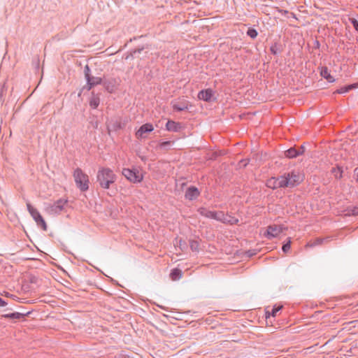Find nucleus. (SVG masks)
Returning a JSON list of instances; mask_svg holds the SVG:
<instances>
[{
  "label": "nucleus",
  "instance_id": "f03ea898",
  "mask_svg": "<svg viewBox=\"0 0 358 358\" xmlns=\"http://www.w3.org/2000/svg\"><path fill=\"white\" fill-rule=\"evenodd\" d=\"M73 178L77 187L81 192H85L89 189V177L80 168L74 170Z\"/></svg>",
  "mask_w": 358,
  "mask_h": 358
},
{
  "label": "nucleus",
  "instance_id": "ddd939ff",
  "mask_svg": "<svg viewBox=\"0 0 358 358\" xmlns=\"http://www.w3.org/2000/svg\"><path fill=\"white\" fill-rule=\"evenodd\" d=\"M182 125L180 122H176L173 120H169L166 124V130L169 131H179L182 129Z\"/></svg>",
  "mask_w": 358,
  "mask_h": 358
},
{
  "label": "nucleus",
  "instance_id": "412c9836",
  "mask_svg": "<svg viewBox=\"0 0 358 358\" xmlns=\"http://www.w3.org/2000/svg\"><path fill=\"white\" fill-rule=\"evenodd\" d=\"M199 213L206 217L213 219L215 211H211L206 208H200L198 209Z\"/></svg>",
  "mask_w": 358,
  "mask_h": 358
},
{
  "label": "nucleus",
  "instance_id": "4468645a",
  "mask_svg": "<svg viewBox=\"0 0 358 358\" xmlns=\"http://www.w3.org/2000/svg\"><path fill=\"white\" fill-rule=\"evenodd\" d=\"M213 95V90L211 89H206L201 90L198 94V98L201 100L209 101Z\"/></svg>",
  "mask_w": 358,
  "mask_h": 358
},
{
  "label": "nucleus",
  "instance_id": "423d86ee",
  "mask_svg": "<svg viewBox=\"0 0 358 358\" xmlns=\"http://www.w3.org/2000/svg\"><path fill=\"white\" fill-rule=\"evenodd\" d=\"M282 176L283 177L284 180H285V182H287V183H286L287 185H285V187H292L299 184L301 180V176L299 173L295 171L285 173Z\"/></svg>",
  "mask_w": 358,
  "mask_h": 358
},
{
  "label": "nucleus",
  "instance_id": "393cba45",
  "mask_svg": "<svg viewBox=\"0 0 358 358\" xmlns=\"http://www.w3.org/2000/svg\"><path fill=\"white\" fill-rule=\"evenodd\" d=\"M238 223V219L227 214L224 224H229L233 225V224H236Z\"/></svg>",
  "mask_w": 358,
  "mask_h": 358
},
{
  "label": "nucleus",
  "instance_id": "c85d7f7f",
  "mask_svg": "<svg viewBox=\"0 0 358 358\" xmlns=\"http://www.w3.org/2000/svg\"><path fill=\"white\" fill-rule=\"evenodd\" d=\"M247 35L251 38L255 39L257 36L258 33L255 29L249 28L247 31Z\"/></svg>",
  "mask_w": 358,
  "mask_h": 358
},
{
  "label": "nucleus",
  "instance_id": "f8f14e48",
  "mask_svg": "<svg viewBox=\"0 0 358 358\" xmlns=\"http://www.w3.org/2000/svg\"><path fill=\"white\" fill-rule=\"evenodd\" d=\"M199 191L194 186L189 187L185 192V198L188 200H194L199 196Z\"/></svg>",
  "mask_w": 358,
  "mask_h": 358
},
{
  "label": "nucleus",
  "instance_id": "a211bd4d",
  "mask_svg": "<svg viewBox=\"0 0 358 358\" xmlns=\"http://www.w3.org/2000/svg\"><path fill=\"white\" fill-rule=\"evenodd\" d=\"M357 84H351L342 87L334 92V94H344L348 92L350 90L357 88Z\"/></svg>",
  "mask_w": 358,
  "mask_h": 358
},
{
  "label": "nucleus",
  "instance_id": "0eeeda50",
  "mask_svg": "<svg viewBox=\"0 0 358 358\" xmlns=\"http://www.w3.org/2000/svg\"><path fill=\"white\" fill-rule=\"evenodd\" d=\"M153 129L152 124L149 123L144 124L136 131V137L138 139L145 138Z\"/></svg>",
  "mask_w": 358,
  "mask_h": 358
},
{
  "label": "nucleus",
  "instance_id": "a878e982",
  "mask_svg": "<svg viewBox=\"0 0 358 358\" xmlns=\"http://www.w3.org/2000/svg\"><path fill=\"white\" fill-rule=\"evenodd\" d=\"M346 215H358V206L349 207L346 210Z\"/></svg>",
  "mask_w": 358,
  "mask_h": 358
},
{
  "label": "nucleus",
  "instance_id": "9d476101",
  "mask_svg": "<svg viewBox=\"0 0 358 358\" xmlns=\"http://www.w3.org/2000/svg\"><path fill=\"white\" fill-rule=\"evenodd\" d=\"M305 151L303 145L300 146L298 149L291 148L285 152V155L288 158H294L302 155Z\"/></svg>",
  "mask_w": 358,
  "mask_h": 358
},
{
  "label": "nucleus",
  "instance_id": "6ab92c4d",
  "mask_svg": "<svg viewBox=\"0 0 358 358\" xmlns=\"http://www.w3.org/2000/svg\"><path fill=\"white\" fill-rule=\"evenodd\" d=\"M328 238H317L314 240H311L309 242H308V243L306 244V247L313 248L316 245H322L323 243V242L327 241L328 240Z\"/></svg>",
  "mask_w": 358,
  "mask_h": 358
},
{
  "label": "nucleus",
  "instance_id": "4c0bfd02",
  "mask_svg": "<svg viewBox=\"0 0 358 358\" xmlns=\"http://www.w3.org/2000/svg\"><path fill=\"white\" fill-rule=\"evenodd\" d=\"M124 358H129V357H124Z\"/></svg>",
  "mask_w": 358,
  "mask_h": 358
},
{
  "label": "nucleus",
  "instance_id": "c756f323",
  "mask_svg": "<svg viewBox=\"0 0 358 358\" xmlns=\"http://www.w3.org/2000/svg\"><path fill=\"white\" fill-rule=\"evenodd\" d=\"M332 173L334 174V176L336 178H342L343 171H342L341 168H340V167L333 168Z\"/></svg>",
  "mask_w": 358,
  "mask_h": 358
},
{
  "label": "nucleus",
  "instance_id": "f257e3e1",
  "mask_svg": "<svg viewBox=\"0 0 358 358\" xmlns=\"http://www.w3.org/2000/svg\"><path fill=\"white\" fill-rule=\"evenodd\" d=\"M117 176L109 168H101L96 174V182L99 186L105 189L110 188V185L116 181Z\"/></svg>",
  "mask_w": 358,
  "mask_h": 358
},
{
  "label": "nucleus",
  "instance_id": "c9c22d12",
  "mask_svg": "<svg viewBox=\"0 0 358 358\" xmlns=\"http://www.w3.org/2000/svg\"><path fill=\"white\" fill-rule=\"evenodd\" d=\"M113 128L115 130H117V129H120L121 128V124L120 122H115L114 124H113Z\"/></svg>",
  "mask_w": 358,
  "mask_h": 358
},
{
  "label": "nucleus",
  "instance_id": "aec40b11",
  "mask_svg": "<svg viewBox=\"0 0 358 358\" xmlns=\"http://www.w3.org/2000/svg\"><path fill=\"white\" fill-rule=\"evenodd\" d=\"M100 103V99L98 95L92 93V96L90 100V106L92 108L96 109Z\"/></svg>",
  "mask_w": 358,
  "mask_h": 358
},
{
  "label": "nucleus",
  "instance_id": "b1692460",
  "mask_svg": "<svg viewBox=\"0 0 358 358\" xmlns=\"http://www.w3.org/2000/svg\"><path fill=\"white\" fill-rule=\"evenodd\" d=\"M227 214H224L222 211H215L213 219L224 223Z\"/></svg>",
  "mask_w": 358,
  "mask_h": 358
},
{
  "label": "nucleus",
  "instance_id": "2f4dec72",
  "mask_svg": "<svg viewBox=\"0 0 358 358\" xmlns=\"http://www.w3.org/2000/svg\"><path fill=\"white\" fill-rule=\"evenodd\" d=\"M103 85L105 86L106 89L107 90V91H108L109 92H112L113 90V85L112 84V83L110 81H108V82H104L103 83Z\"/></svg>",
  "mask_w": 358,
  "mask_h": 358
},
{
  "label": "nucleus",
  "instance_id": "39448f33",
  "mask_svg": "<svg viewBox=\"0 0 358 358\" xmlns=\"http://www.w3.org/2000/svg\"><path fill=\"white\" fill-rule=\"evenodd\" d=\"M122 173L131 182H138L143 179L141 173L137 169H123Z\"/></svg>",
  "mask_w": 358,
  "mask_h": 358
},
{
  "label": "nucleus",
  "instance_id": "6e6552de",
  "mask_svg": "<svg viewBox=\"0 0 358 358\" xmlns=\"http://www.w3.org/2000/svg\"><path fill=\"white\" fill-rule=\"evenodd\" d=\"M286 183L285 180L281 176L278 178H271L267 180L266 186L269 188L276 189L279 187H285Z\"/></svg>",
  "mask_w": 358,
  "mask_h": 358
},
{
  "label": "nucleus",
  "instance_id": "72a5a7b5",
  "mask_svg": "<svg viewBox=\"0 0 358 358\" xmlns=\"http://www.w3.org/2000/svg\"><path fill=\"white\" fill-rule=\"evenodd\" d=\"M350 21L351 24H352V26L354 27V28L357 31H358V21L355 18H350Z\"/></svg>",
  "mask_w": 358,
  "mask_h": 358
},
{
  "label": "nucleus",
  "instance_id": "2eb2a0df",
  "mask_svg": "<svg viewBox=\"0 0 358 358\" xmlns=\"http://www.w3.org/2000/svg\"><path fill=\"white\" fill-rule=\"evenodd\" d=\"M173 108L176 111H182L188 108V104L186 101H177L173 103Z\"/></svg>",
  "mask_w": 358,
  "mask_h": 358
},
{
  "label": "nucleus",
  "instance_id": "4be33fe9",
  "mask_svg": "<svg viewBox=\"0 0 358 358\" xmlns=\"http://www.w3.org/2000/svg\"><path fill=\"white\" fill-rule=\"evenodd\" d=\"M282 308V306H275L272 308L271 311L269 310L266 311V317L268 318L270 316L275 317L279 311Z\"/></svg>",
  "mask_w": 358,
  "mask_h": 358
},
{
  "label": "nucleus",
  "instance_id": "5701e85b",
  "mask_svg": "<svg viewBox=\"0 0 358 358\" xmlns=\"http://www.w3.org/2000/svg\"><path fill=\"white\" fill-rule=\"evenodd\" d=\"M27 314L20 313H13L3 315L5 318H9L13 320H20L24 318Z\"/></svg>",
  "mask_w": 358,
  "mask_h": 358
},
{
  "label": "nucleus",
  "instance_id": "20e7f679",
  "mask_svg": "<svg viewBox=\"0 0 358 358\" xmlns=\"http://www.w3.org/2000/svg\"><path fill=\"white\" fill-rule=\"evenodd\" d=\"M91 70L88 65H86L85 66L84 73H85V77L87 80V90H90L93 87L101 84L102 83V79L99 77H95L92 76L90 74Z\"/></svg>",
  "mask_w": 358,
  "mask_h": 358
},
{
  "label": "nucleus",
  "instance_id": "f704fd0d",
  "mask_svg": "<svg viewBox=\"0 0 358 358\" xmlns=\"http://www.w3.org/2000/svg\"><path fill=\"white\" fill-rule=\"evenodd\" d=\"M143 49H144L143 48H142L135 49V50H134L131 52V55L132 57H134V56H136V55L137 53H141V52Z\"/></svg>",
  "mask_w": 358,
  "mask_h": 358
},
{
  "label": "nucleus",
  "instance_id": "7ed1b4c3",
  "mask_svg": "<svg viewBox=\"0 0 358 358\" xmlns=\"http://www.w3.org/2000/svg\"><path fill=\"white\" fill-rule=\"evenodd\" d=\"M27 207L29 213L36 222L38 227H41L43 230H47V224L44 219L37 209L34 208L29 203H27Z\"/></svg>",
  "mask_w": 358,
  "mask_h": 358
},
{
  "label": "nucleus",
  "instance_id": "f3484780",
  "mask_svg": "<svg viewBox=\"0 0 358 358\" xmlns=\"http://www.w3.org/2000/svg\"><path fill=\"white\" fill-rule=\"evenodd\" d=\"M182 276V271L179 268H173L170 273V278L172 280H178Z\"/></svg>",
  "mask_w": 358,
  "mask_h": 358
},
{
  "label": "nucleus",
  "instance_id": "7c9ffc66",
  "mask_svg": "<svg viewBox=\"0 0 358 358\" xmlns=\"http://www.w3.org/2000/svg\"><path fill=\"white\" fill-rule=\"evenodd\" d=\"M290 248H291V241H290V238H289L288 241L282 245V251L285 253H286L289 250Z\"/></svg>",
  "mask_w": 358,
  "mask_h": 358
},
{
  "label": "nucleus",
  "instance_id": "e433bc0d",
  "mask_svg": "<svg viewBox=\"0 0 358 358\" xmlns=\"http://www.w3.org/2000/svg\"><path fill=\"white\" fill-rule=\"evenodd\" d=\"M7 305V302H6L2 298H0V307H3Z\"/></svg>",
  "mask_w": 358,
  "mask_h": 358
},
{
  "label": "nucleus",
  "instance_id": "473e14b6",
  "mask_svg": "<svg viewBox=\"0 0 358 358\" xmlns=\"http://www.w3.org/2000/svg\"><path fill=\"white\" fill-rule=\"evenodd\" d=\"M170 145H171V141H164V142L158 143V147H159L160 148L166 149V148Z\"/></svg>",
  "mask_w": 358,
  "mask_h": 358
},
{
  "label": "nucleus",
  "instance_id": "1a4fd4ad",
  "mask_svg": "<svg viewBox=\"0 0 358 358\" xmlns=\"http://www.w3.org/2000/svg\"><path fill=\"white\" fill-rule=\"evenodd\" d=\"M282 228L279 225H270L267 227L266 231L264 233V236L267 238L271 239L279 235L282 232Z\"/></svg>",
  "mask_w": 358,
  "mask_h": 358
},
{
  "label": "nucleus",
  "instance_id": "cd10ccee",
  "mask_svg": "<svg viewBox=\"0 0 358 358\" xmlns=\"http://www.w3.org/2000/svg\"><path fill=\"white\" fill-rule=\"evenodd\" d=\"M189 246L192 251H199V242L198 241L192 240L189 242Z\"/></svg>",
  "mask_w": 358,
  "mask_h": 358
},
{
  "label": "nucleus",
  "instance_id": "bb28decb",
  "mask_svg": "<svg viewBox=\"0 0 358 358\" xmlns=\"http://www.w3.org/2000/svg\"><path fill=\"white\" fill-rule=\"evenodd\" d=\"M270 51L273 55H278L279 52H281L280 45L275 43L271 46Z\"/></svg>",
  "mask_w": 358,
  "mask_h": 358
},
{
  "label": "nucleus",
  "instance_id": "9b49d317",
  "mask_svg": "<svg viewBox=\"0 0 358 358\" xmlns=\"http://www.w3.org/2000/svg\"><path fill=\"white\" fill-rule=\"evenodd\" d=\"M66 203V201L59 199L55 202L49 208V211L52 213L58 214L63 209L64 205Z\"/></svg>",
  "mask_w": 358,
  "mask_h": 358
},
{
  "label": "nucleus",
  "instance_id": "dca6fc26",
  "mask_svg": "<svg viewBox=\"0 0 358 358\" xmlns=\"http://www.w3.org/2000/svg\"><path fill=\"white\" fill-rule=\"evenodd\" d=\"M320 75L329 83H334L335 79L331 76L327 66H323L320 71Z\"/></svg>",
  "mask_w": 358,
  "mask_h": 358
}]
</instances>
